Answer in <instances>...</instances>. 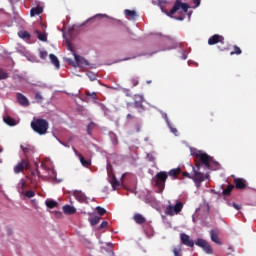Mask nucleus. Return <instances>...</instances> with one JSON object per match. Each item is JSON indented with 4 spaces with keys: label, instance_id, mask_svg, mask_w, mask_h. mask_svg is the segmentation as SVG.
<instances>
[{
    "label": "nucleus",
    "instance_id": "f257e3e1",
    "mask_svg": "<svg viewBox=\"0 0 256 256\" xmlns=\"http://www.w3.org/2000/svg\"><path fill=\"white\" fill-rule=\"evenodd\" d=\"M191 155L192 157H194L198 171L199 169H201V165H204L206 169H211V163H213V158L209 156V154L201 150L191 149Z\"/></svg>",
    "mask_w": 256,
    "mask_h": 256
},
{
    "label": "nucleus",
    "instance_id": "f03ea898",
    "mask_svg": "<svg viewBox=\"0 0 256 256\" xmlns=\"http://www.w3.org/2000/svg\"><path fill=\"white\" fill-rule=\"evenodd\" d=\"M31 128L38 135H46L49 130V122L43 118H34L31 122Z\"/></svg>",
    "mask_w": 256,
    "mask_h": 256
},
{
    "label": "nucleus",
    "instance_id": "7ed1b4c3",
    "mask_svg": "<svg viewBox=\"0 0 256 256\" xmlns=\"http://www.w3.org/2000/svg\"><path fill=\"white\" fill-rule=\"evenodd\" d=\"M67 49L71 51L75 59V61H73L72 59H67L68 65H71L72 67H83V65H89V61L75 53V50L73 49V45H71V43H67Z\"/></svg>",
    "mask_w": 256,
    "mask_h": 256
},
{
    "label": "nucleus",
    "instance_id": "20e7f679",
    "mask_svg": "<svg viewBox=\"0 0 256 256\" xmlns=\"http://www.w3.org/2000/svg\"><path fill=\"white\" fill-rule=\"evenodd\" d=\"M168 174L166 171L158 172L154 177L155 187L158 189V193H163L165 190V183H167Z\"/></svg>",
    "mask_w": 256,
    "mask_h": 256
},
{
    "label": "nucleus",
    "instance_id": "39448f33",
    "mask_svg": "<svg viewBox=\"0 0 256 256\" xmlns=\"http://www.w3.org/2000/svg\"><path fill=\"white\" fill-rule=\"evenodd\" d=\"M178 11L187 13L189 11V4L181 2V0H176L172 9L169 11V15H175Z\"/></svg>",
    "mask_w": 256,
    "mask_h": 256
},
{
    "label": "nucleus",
    "instance_id": "423d86ee",
    "mask_svg": "<svg viewBox=\"0 0 256 256\" xmlns=\"http://www.w3.org/2000/svg\"><path fill=\"white\" fill-rule=\"evenodd\" d=\"M193 175H192V181H194L195 186L197 187V189H199V187H201V183H203V181H205V179H209V175H205L204 173L199 172V169L197 168V170L195 168H193Z\"/></svg>",
    "mask_w": 256,
    "mask_h": 256
},
{
    "label": "nucleus",
    "instance_id": "0eeeda50",
    "mask_svg": "<svg viewBox=\"0 0 256 256\" xmlns=\"http://www.w3.org/2000/svg\"><path fill=\"white\" fill-rule=\"evenodd\" d=\"M183 211V204L181 202H177L175 206L168 205L165 210V214L169 217H173V215H177Z\"/></svg>",
    "mask_w": 256,
    "mask_h": 256
},
{
    "label": "nucleus",
    "instance_id": "6e6552de",
    "mask_svg": "<svg viewBox=\"0 0 256 256\" xmlns=\"http://www.w3.org/2000/svg\"><path fill=\"white\" fill-rule=\"evenodd\" d=\"M195 245H197V247H201V249H203V251H205V253L208 255H212L213 248L211 247V244H209V242H207L205 239L198 238L195 241Z\"/></svg>",
    "mask_w": 256,
    "mask_h": 256
},
{
    "label": "nucleus",
    "instance_id": "1a4fd4ad",
    "mask_svg": "<svg viewBox=\"0 0 256 256\" xmlns=\"http://www.w3.org/2000/svg\"><path fill=\"white\" fill-rule=\"evenodd\" d=\"M25 169H29V161L28 160H21L15 167H14V173L16 175H19V173H23Z\"/></svg>",
    "mask_w": 256,
    "mask_h": 256
},
{
    "label": "nucleus",
    "instance_id": "9d476101",
    "mask_svg": "<svg viewBox=\"0 0 256 256\" xmlns=\"http://www.w3.org/2000/svg\"><path fill=\"white\" fill-rule=\"evenodd\" d=\"M180 241L182 245H185L186 247H195V242L193 239H191V237L185 233L180 234Z\"/></svg>",
    "mask_w": 256,
    "mask_h": 256
},
{
    "label": "nucleus",
    "instance_id": "9b49d317",
    "mask_svg": "<svg viewBox=\"0 0 256 256\" xmlns=\"http://www.w3.org/2000/svg\"><path fill=\"white\" fill-rule=\"evenodd\" d=\"M225 38L219 34H214L208 39V45H217V43H224Z\"/></svg>",
    "mask_w": 256,
    "mask_h": 256
},
{
    "label": "nucleus",
    "instance_id": "f8f14e48",
    "mask_svg": "<svg viewBox=\"0 0 256 256\" xmlns=\"http://www.w3.org/2000/svg\"><path fill=\"white\" fill-rule=\"evenodd\" d=\"M233 183L236 187V189H247V180L243 178H234Z\"/></svg>",
    "mask_w": 256,
    "mask_h": 256
},
{
    "label": "nucleus",
    "instance_id": "ddd939ff",
    "mask_svg": "<svg viewBox=\"0 0 256 256\" xmlns=\"http://www.w3.org/2000/svg\"><path fill=\"white\" fill-rule=\"evenodd\" d=\"M17 101L19 103V105H21L22 107H29L30 103H29V99H27V97L21 93H17Z\"/></svg>",
    "mask_w": 256,
    "mask_h": 256
},
{
    "label": "nucleus",
    "instance_id": "4468645a",
    "mask_svg": "<svg viewBox=\"0 0 256 256\" xmlns=\"http://www.w3.org/2000/svg\"><path fill=\"white\" fill-rule=\"evenodd\" d=\"M20 149H22L24 155L27 157L28 155H31V153L35 152V148L29 144L26 145H20Z\"/></svg>",
    "mask_w": 256,
    "mask_h": 256
},
{
    "label": "nucleus",
    "instance_id": "2eb2a0df",
    "mask_svg": "<svg viewBox=\"0 0 256 256\" xmlns=\"http://www.w3.org/2000/svg\"><path fill=\"white\" fill-rule=\"evenodd\" d=\"M210 237L213 243H216L217 245H221V239H219V230H211Z\"/></svg>",
    "mask_w": 256,
    "mask_h": 256
},
{
    "label": "nucleus",
    "instance_id": "dca6fc26",
    "mask_svg": "<svg viewBox=\"0 0 256 256\" xmlns=\"http://www.w3.org/2000/svg\"><path fill=\"white\" fill-rule=\"evenodd\" d=\"M75 199H77V201H79V203H87V196H85V194L81 191H75L73 193Z\"/></svg>",
    "mask_w": 256,
    "mask_h": 256
},
{
    "label": "nucleus",
    "instance_id": "f3484780",
    "mask_svg": "<svg viewBox=\"0 0 256 256\" xmlns=\"http://www.w3.org/2000/svg\"><path fill=\"white\" fill-rule=\"evenodd\" d=\"M62 209L65 215H75L77 213V208L71 205H64Z\"/></svg>",
    "mask_w": 256,
    "mask_h": 256
},
{
    "label": "nucleus",
    "instance_id": "a211bd4d",
    "mask_svg": "<svg viewBox=\"0 0 256 256\" xmlns=\"http://www.w3.org/2000/svg\"><path fill=\"white\" fill-rule=\"evenodd\" d=\"M134 107H136V109H142V110L144 109L143 108V96L135 95Z\"/></svg>",
    "mask_w": 256,
    "mask_h": 256
},
{
    "label": "nucleus",
    "instance_id": "6ab92c4d",
    "mask_svg": "<svg viewBox=\"0 0 256 256\" xmlns=\"http://www.w3.org/2000/svg\"><path fill=\"white\" fill-rule=\"evenodd\" d=\"M165 5H167V0H158V7H160L162 13H165L168 17H173V15H170L169 11L165 9Z\"/></svg>",
    "mask_w": 256,
    "mask_h": 256
},
{
    "label": "nucleus",
    "instance_id": "aec40b11",
    "mask_svg": "<svg viewBox=\"0 0 256 256\" xmlns=\"http://www.w3.org/2000/svg\"><path fill=\"white\" fill-rule=\"evenodd\" d=\"M165 5H167V0H158V7H160L162 13H165L168 17H173V15H170L169 11L165 9Z\"/></svg>",
    "mask_w": 256,
    "mask_h": 256
},
{
    "label": "nucleus",
    "instance_id": "412c9836",
    "mask_svg": "<svg viewBox=\"0 0 256 256\" xmlns=\"http://www.w3.org/2000/svg\"><path fill=\"white\" fill-rule=\"evenodd\" d=\"M133 219L135 223H137V225H143L147 221V219H145L144 216L141 215L140 213L134 214Z\"/></svg>",
    "mask_w": 256,
    "mask_h": 256
},
{
    "label": "nucleus",
    "instance_id": "4be33fe9",
    "mask_svg": "<svg viewBox=\"0 0 256 256\" xmlns=\"http://www.w3.org/2000/svg\"><path fill=\"white\" fill-rule=\"evenodd\" d=\"M41 13H43V7H41V6L33 7L30 10V17H35L36 15H41Z\"/></svg>",
    "mask_w": 256,
    "mask_h": 256
},
{
    "label": "nucleus",
    "instance_id": "5701e85b",
    "mask_svg": "<svg viewBox=\"0 0 256 256\" xmlns=\"http://www.w3.org/2000/svg\"><path fill=\"white\" fill-rule=\"evenodd\" d=\"M181 174V168H174V169H171L167 175L169 177H172L173 179H177V177H179V175Z\"/></svg>",
    "mask_w": 256,
    "mask_h": 256
},
{
    "label": "nucleus",
    "instance_id": "b1692460",
    "mask_svg": "<svg viewBox=\"0 0 256 256\" xmlns=\"http://www.w3.org/2000/svg\"><path fill=\"white\" fill-rule=\"evenodd\" d=\"M49 57H50L51 63L56 67V69H59V67H61L59 58H57V56H55V54H50Z\"/></svg>",
    "mask_w": 256,
    "mask_h": 256
},
{
    "label": "nucleus",
    "instance_id": "393cba45",
    "mask_svg": "<svg viewBox=\"0 0 256 256\" xmlns=\"http://www.w3.org/2000/svg\"><path fill=\"white\" fill-rule=\"evenodd\" d=\"M79 161L81 163V165H83V167H89L91 166V160L90 159H85V157H83V155H79Z\"/></svg>",
    "mask_w": 256,
    "mask_h": 256
},
{
    "label": "nucleus",
    "instance_id": "a878e982",
    "mask_svg": "<svg viewBox=\"0 0 256 256\" xmlns=\"http://www.w3.org/2000/svg\"><path fill=\"white\" fill-rule=\"evenodd\" d=\"M233 189H235V185L229 184L227 186V188H225L223 190L222 195H225L226 197H229V195H231V191H233Z\"/></svg>",
    "mask_w": 256,
    "mask_h": 256
},
{
    "label": "nucleus",
    "instance_id": "bb28decb",
    "mask_svg": "<svg viewBox=\"0 0 256 256\" xmlns=\"http://www.w3.org/2000/svg\"><path fill=\"white\" fill-rule=\"evenodd\" d=\"M92 227H95L100 221H101V216H94L88 219Z\"/></svg>",
    "mask_w": 256,
    "mask_h": 256
},
{
    "label": "nucleus",
    "instance_id": "cd10ccee",
    "mask_svg": "<svg viewBox=\"0 0 256 256\" xmlns=\"http://www.w3.org/2000/svg\"><path fill=\"white\" fill-rule=\"evenodd\" d=\"M46 207H48V209H55V207H57V205H59L57 203V201L55 200H46Z\"/></svg>",
    "mask_w": 256,
    "mask_h": 256
},
{
    "label": "nucleus",
    "instance_id": "c85d7f7f",
    "mask_svg": "<svg viewBox=\"0 0 256 256\" xmlns=\"http://www.w3.org/2000/svg\"><path fill=\"white\" fill-rule=\"evenodd\" d=\"M124 14L126 15V17H131V19H135V17H137V12H135V10L126 9L124 11Z\"/></svg>",
    "mask_w": 256,
    "mask_h": 256
},
{
    "label": "nucleus",
    "instance_id": "c756f323",
    "mask_svg": "<svg viewBox=\"0 0 256 256\" xmlns=\"http://www.w3.org/2000/svg\"><path fill=\"white\" fill-rule=\"evenodd\" d=\"M4 123H6V125H10V127H14L15 119H13L11 116H6L4 117Z\"/></svg>",
    "mask_w": 256,
    "mask_h": 256
},
{
    "label": "nucleus",
    "instance_id": "7c9ffc66",
    "mask_svg": "<svg viewBox=\"0 0 256 256\" xmlns=\"http://www.w3.org/2000/svg\"><path fill=\"white\" fill-rule=\"evenodd\" d=\"M18 36L21 38V39H31V34H29V32L27 31H20L18 32Z\"/></svg>",
    "mask_w": 256,
    "mask_h": 256
},
{
    "label": "nucleus",
    "instance_id": "2f4dec72",
    "mask_svg": "<svg viewBox=\"0 0 256 256\" xmlns=\"http://www.w3.org/2000/svg\"><path fill=\"white\" fill-rule=\"evenodd\" d=\"M233 49H234V51L230 52V55H241V53H243L241 51V48H239V46H237V45H234Z\"/></svg>",
    "mask_w": 256,
    "mask_h": 256
},
{
    "label": "nucleus",
    "instance_id": "473e14b6",
    "mask_svg": "<svg viewBox=\"0 0 256 256\" xmlns=\"http://www.w3.org/2000/svg\"><path fill=\"white\" fill-rule=\"evenodd\" d=\"M96 211L100 217H103V215H105V213H107V210H105V208H103L101 206H97Z\"/></svg>",
    "mask_w": 256,
    "mask_h": 256
},
{
    "label": "nucleus",
    "instance_id": "72a5a7b5",
    "mask_svg": "<svg viewBox=\"0 0 256 256\" xmlns=\"http://www.w3.org/2000/svg\"><path fill=\"white\" fill-rule=\"evenodd\" d=\"M95 128V123L94 122H90L87 126V133L89 135L93 134V129Z\"/></svg>",
    "mask_w": 256,
    "mask_h": 256
},
{
    "label": "nucleus",
    "instance_id": "f704fd0d",
    "mask_svg": "<svg viewBox=\"0 0 256 256\" xmlns=\"http://www.w3.org/2000/svg\"><path fill=\"white\" fill-rule=\"evenodd\" d=\"M85 95H86V97H91V99H97V93H95V92H90L89 90H86L85 91Z\"/></svg>",
    "mask_w": 256,
    "mask_h": 256
},
{
    "label": "nucleus",
    "instance_id": "c9c22d12",
    "mask_svg": "<svg viewBox=\"0 0 256 256\" xmlns=\"http://www.w3.org/2000/svg\"><path fill=\"white\" fill-rule=\"evenodd\" d=\"M39 41H47V34L37 31Z\"/></svg>",
    "mask_w": 256,
    "mask_h": 256
},
{
    "label": "nucleus",
    "instance_id": "e433bc0d",
    "mask_svg": "<svg viewBox=\"0 0 256 256\" xmlns=\"http://www.w3.org/2000/svg\"><path fill=\"white\" fill-rule=\"evenodd\" d=\"M9 75L3 71V68H0V81H3V79H7Z\"/></svg>",
    "mask_w": 256,
    "mask_h": 256
},
{
    "label": "nucleus",
    "instance_id": "4c0bfd02",
    "mask_svg": "<svg viewBox=\"0 0 256 256\" xmlns=\"http://www.w3.org/2000/svg\"><path fill=\"white\" fill-rule=\"evenodd\" d=\"M35 99H36L37 103H43V96L41 95V92H37L35 94Z\"/></svg>",
    "mask_w": 256,
    "mask_h": 256
},
{
    "label": "nucleus",
    "instance_id": "58836bf2",
    "mask_svg": "<svg viewBox=\"0 0 256 256\" xmlns=\"http://www.w3.org/2000/svg\"><path fill=\"white\" fill-rule=\"evenodd\" d=\"M25 197H28V199H31L35 197V192L33 190H28L25 192Z\"/></svg>",
    "mask_w": 256,
    "mask_h": 256
},
{
    "label": "nucleus",
    "instance_id": "ea45409f",
    "mask_svg": "<svg viewBox=\"0 0 256 256\" xmlns=\"http://www.w3.org/2000/svg\"><path fill=\"white\" fill-rule=\"evenodd\" d=\"M111 185H112V187H113V189H115V187H119V180H117V178H113L112 179V182H111Z\"/></svg>",
    "mask_w": 256,
    "mask_h": 256
},
{
    "label": "nucleus",
    "instance_id": "a19ab883",
    "mask_svg": "<svg viewBox=\"0 0 256 256\" xmlns=\"http://www.w3.org/2000/svg\"><path fill=\"white\" fill-rule=\"evenodd\" d=\"M147 159H148V161H150L151 163L155 162V154H153V153H148V154H147Z\"/></svg>",
    "mask_w": 256,
    "mask_h": 256
},
{
    "label": "nucleus",
    "instance_id": "79ce46f5",
    "mask_svg": "<svg viewBox=\"0 0 256 256\" xmlns=\"http://www.w3.org/2000/svg\"><path fill=\"white\" fill-rule=\"evenodd\" d=\"M168 125L170 127L171 133H173L174 135L178 136L179 135V131L177 130V128H174L170 124H168Z\"/></svg>",
    "mask_w": 256,
    "mask_h": 256
},
{
    "label": "nucleus",
    "instance_id": "37998d69",
    "mask_svg": "<svg viewBox=\"0 0 256 256\" xmlns=\"http://www.w3.org/2000/svg\"><path fill=\"white\" fill-rule=\"evenodd\" d=\"M174 256H183L181 255V249L174 248L173 249Z\"/></svg>",
    "mask_w": 256,
    "mask_h": 256
},
{
    "label": "nucleus",
    "instance_id": "c03bdc74",
    "mask_svg": "<svg viewBox=\"0 0 256 256\" xmlns=\"http://www.w3.org/2000/svg\"><path fill=\"white\" fill-rule=\"evenodd\" d=\"M40 59H47V51H40Z\"/></svg>",
    "mask_w": 256,
    "mask_h": 256
},
{
    "label": "nucleus",
    "instance_id": "a18cd8bd",
    "mask_svg": "<svg viewBox=\"0 0 256 256\" xmlns=\"http://www.w3.org/2000/svg\"><path fill=\"white\" fill-rule=\"evenodd\" d=\"M87 75H88L90 81H95V79H97V76L93 73H88Z\"/></svg>",
    "mask_w": 256,
    "mask_h": 256
},
{
    "label": "nucleus",
    "instance_id": "49530a36",
    "mask_svg": "<svg viewBox=\"0 0 256 256\" xmlns=\"http://www.w3.org/2000/svg\"><path fill=\"white\" fill-rule=\"evenodd\" d=\"M183 177H187L188 179H193V175H191L189 172H183Z\"/></svg>",
    "mask_w": 256,
    "mask_h": 256
},
{
    "label": "nucleus",
    "instance_id": "de8ad7c7",
    "mask_svg": "<svg viewBox=\"0 0 256 256\" xmlns=\"http://www.w3.org/2000/svg\"><path fill=\"white\" fill-rule=\"evenodd\" d=\"M107 225H109V222L103 221V222L100 224V229H106Z\"/></svg>",
    "mask_w": 256,
    "mask_h": 256
},
{
    "label": "nucleus",
    "instance_id": "09e8293b",
    "mask_svg": "<svg viewBox=\"0 0 256 256\" xmlns=\"http://www.w3.org/2000/svg\"><path fill=\"white\" fill-rule=\"evenodd\" d=\"M163 119H165L166 123L169 125V117L167 116V113L162 114Z\"/></svg>",
    "mask_w": 256,
    "mask_h": 256
},
{
    "label": "nucleus",
    "instance_id": "8fccbe9b",
    "mask_svg": "<svg viewBox=\"0 0 256 256\" xmlns=\"http://www.w3.org/2000/svg\"><path fill=\"white\" fill-rule=\"evenodd\" d=\"M195 7H199V5H201V0H192Z\"/></svg>",
    "mask_w": 256,
    "mask_h": 256
},
{
    "label": "nucleus",
    "instance_id": "3c124183",
    "mask_svg": "<svg viewBox=\"0 0 256 256\" xmlns=\"http://www.w3.org/2000/svg\"><path fill=\"white\" fill-rule=\"evenodd\" d=\"M233 207L234 209H236L237 211H239V209H241V205L237 204V203H233Z\"/></svg>",
    "mask_w": 256,
    "mask_h": 256
},
{
    "label": "nucleus",
    "instance_id": "603ef678",
    "mask_svg": "<svg viewBox=\"0 0 256 256\" xmlns=\"http://www.w3.org/2000/svg\"><path fill=\"white\" fill-rule=\"evenodd\" d=\"M133 87H137L139 85V80L132 79Z\"/></svg>",
    "mask_w": 256,
    "mask_h": 256
},
{
    "label": "nucleus",
    "instance_id": "864d4df0",
    "mask_svg": "<svg viewBox=\"0 0 256 256\" xmlns=\"http://www.w3.org/2000/svg\"><path fill=\"white\" fill-rule=\"evenodd\" d=\"M72 149H73V152L75 153V156H76V157H79V155H82L81 153H79V152L77 151V149H75V147H72Z\"/></svg>",
    "mask_w": 256,
    "mask_h": 256
},
{
    "label": "nucleus",
    "instance_id": "5fc2aeb1",
    "mask_svg": "<svg viewBox=\"0 0 256 256\" xmlns=\"http://www.w3.org/2000/svg\"><path fill=\"white\" fill-rule=\"evenodd\" d=\"M7 235H9V236L13 235V229L8 228L7 229Z\"/></svg>",
    "mask_w": 256,
    "mask_h": 256
},
{
    "label": "nucleus",
    "instance_id": "6e6d98bb",
    "mask_svg": "<svg viewBox=\"0 0 256 256\" xmlns=\"http://www.w3.org/2000/svg\"><path fill=\"white\" fill-rule=\"evenodd\" d=\"M126 119H135V116H133L132 114H127Z\"/></svg>",
    "mask_w": 256,
    "mask_h": 256
},
{
    "label": "nucleus",
    "instance_id": "4d7b16f0",
    "mask_svg": "<svg viewBox=\"0 0 256 256\" xmlns=\"http://www.w3.org/2000/svg\"><path fill=\"white\" fill-rule=\"evenodd\" d=\"M25 185H26V182L22 180L21 181V189H23L25 187Z\"/></svg>",
    "mask_w": 256,
    "mask_h": 256
},
{
    "label": "nucleus",
    "instance_id": "13d9d810",
    "mask_svg": "<svg viewBox=\"0 0 256 256\" xmlns=\"http://www.w3.org/2000/svg\"><path fill=\"white\" fill-rule=\"evenodd\" d=\"M106 245H107V247H110V249H113V243L109 242Z\"/></svg>",
    "mask_w": 256,
    "mask_h": 256
},
{
    "label": "nucleus",
    "instance_id": "bf43d9fd",
    "mask_svg": "<svg viewBox=\"0 0 256 256\" xmlns=\"http://www.w3.org/2000/svg\"><path fill=\"white\" fill-rule=\"evenodd\" d=\"M117 143H119V142H118L117 138H115V139L113 140V144H114V145H117Z\"/></svg>",
    "mask_w": 256,
    "mask_h": 256
},
{
    "label": "nucleus",
    "instance_id": "052dcab7",
    "mask_svg": "<svg viewBox=\"0 0 256 256\" xmlns=\"http://www.w3.org/2000/svg\"><path fill=\"white\" fill-rule=\"evenodd\" d=\"M177 19H178V21H183L184 18L183 17H178Z\"/></svg>",
    "mask_w": 256,
    "mask_h": 256
},
{
    "label": "nucleus",
    "instance_id": "680f3d73",
    "mask_svg": "<svg viewBox=\"0 0 256 256\" xmlns=\"http://www.w3.org/2000/svg\"><path fill=\"white\" fill-rule=\"evenodd\" d=\"M218 49H220V51H225V48L218 47Z\"/></svg>",
    "mask_w": 256,
    "mask_h": 256
},
{
    "label": "nucleus",
    "instance_id": "e2e57ef3",
    "mask_svg": "<svg viewBox=\"0 0 256 256\" xmlns=\"http://www.w3.org/2000/svg\"><path fill=\"white\" fill-rule=\"evenodd\" d=\"M0 153H1V150H0Z\"/></svg>",
    "mask_w": 256,
    "mask_h": 256
}]
</instances>
